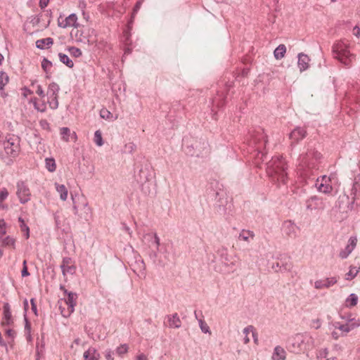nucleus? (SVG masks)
<instances>
[{
	"mask_svg": "<svg viewBox=\"0 0 360 360\" xmlns=\"http://www.w3.org/2000/svg\"><path fill=\"white\" fill-rule=\"evenodd\" d=\"M254 238L255 233L253 231L250 230L243 229L238 235L239 240H243L248 243H250L252 240H254Z\"/></svg>",
	"mask_w": 360,
	"mask_h": 360,
	"instance_id": "obj_27",
	"label": "nucleus"
},
{
	"mask_svg": "<svg viewBox=\"0 0 360 360\" xmlns=\"http://www.w3.org/2000/svg\"><path fill=\"white\" fill-rule=\"evenodd\" d=\"M286 47L284 44L278 45L274 51V56L276 60H280L285 56Z\"/></svg>",
	"mask_w": 360,
	"mask_h": 360,
	"instance_id": "obj_33",
	"label": "nucleus"
},
{
	"mask_svg": "<svg viewBox=\"0 0 360 360\" xmlns=\"http://www.w3.org/2000/svg\"><path fill=\"white\" fill-rule=\"evenodd\" d=\"M60 289L67 295L66 298L60 299L58 301L59 309L63 317H69L75 311L77 304V295L72 292L68 291L63 285Z\"/></svg>",
	"mask_w": 360,
	"mask_h": 360,
	"instance_id": "obj_6",
	"label": "nucleus"
},
{
	"mask_svg": "<svg viewBox=\"0 0 360 360\" xmlns=\"http://www.w3.org/2000/svg\"><path fill=\"white\" fill-rule=\"evenodd\" d=\"M122 229L131 236L132 234V231H131L130 228L124 223H122Z\"/></svg>",
	"mask_w": 360,
	"mask_h": 360,
	"instance_id": "obj_59",
	"label": "nucleus"
},
{
	"mask_svg": "<svg viewBox=\"0 0 360 360\" xmlns=\"http://www.w3.org/2000/svg\"><path fill=\"white\" fill-rule=\"evenodd\" d=\"M36 93L40 96L44 98L45 96V92L40 84L36 85Z\"/></svg>",
	"mask_w": 360,
	"mask_h": 360,
	"instance_id": "obj_53",
	"label": "nucleus"
},
{
	"mask_svg": "<svg viewBox=\"0 0 360 360\" xmlns=\"http://www.w3.org/2000/svg\"><path fill=\"white\" fill-rule=\"evenodd\" d=\"M305 205L307 210L310 211H322L326 207L323 199L317 195H313L308 198L305 202Z\"/></svg>",
	"mask_w": 360,
	"mask_h": 360,
	"instance_id": "obj_14",
	"label": "nucleus"
},
{
	"mask_svg": "<svg viewBox=\"0 0 360 360\" xmlns=\"http://www.w3.org/2000/svg\"><path fill=\"white\" fill-rule=\"evenodd\" d=\"M20 138L15 136H9L3 142L5 153L8 156L15 158L18 156L20 152Z\"/></svg>",
	"mask_w": 360,
	"mask_h": 360,
	"instance_id": "obj_10",
	"label": "nucleus"
},
{
	"mask_svg": "<svg viewBox=\"0 0 360 360\" xmlns=\"http://www.w3.org/2000/svg\"><path fill=\"white\" fill-rule=\"evenodd\" d=\"M18 221L20 222V228L21 231H22L25 234V238L27 239L30 237V228L25 224L24 219L22 217L18 218Z\"/></svg>",
	"mask_w": 360,
	"mask_h": 360,
	"instance_id": "obj_38",
	"label": "nucleus"
},
{
	"mask_svg": "<svg viewBox=\"0 0 360 360\" xmlns=\"http://www.w3.org/2000/svg\"><path fill=\"white\" fill-rule=\"evenodd\" d=\"M45 167L46 169L50 172H53L56 169V161L53 158H46L45 159Z\"/></svg>",
	"mask_w": 360,
	"mask_h": 360,
	"instance_id": "obj_36",
	"label": "nucleus"
},
{
	"mask_svg": "<svg viewBox=\"0 0 360 360\" xmlns=\"http://www.w3.org/2000/svg\"><path fill=\"white\" fill-rule=\"evenodd\" d=\"M330 329L333 330L331 332V335L335 340L338 339L341 336H344L343 335H341V333L338 330H335V328L331 327Z\"/></svg>",
	"mask_w": 360,
	"mask_h": 360,
	"instance_id": "obj_52",
	"label": "nucleus"
},
{
	"mask_svg": "<svg viewBox=\"0 0 360 360\" xmlns=\"http://www.w3.org/2000/svg\"><path fill=\"white\" fill-rule=\"evenodd\" d=\"M287 164L282 156H274L266 164V173L271 181L278 187L286 185L288 177Z\"/></svg>",
	"mask_w": 360,
	"mask_h": 360,
	"instance_id": "obj_2",
	"label": "nucleus"
},
{
	"mask_svg": "<svg viewBox=\"0 0 360 360\" xmlns=\"http://www.w3.org/2000/svg\"><path fill=\"white\" fill-rule=\"evenodd\" d=\"M4 319L7 324H9L12 321V315L8 304H5L4 307Z\"/></svg>",
	"mask_w": 360,
	"mask_h": 360,
	"instance_id": "obj_37",
	"label": "nucleus"
},
{
	"mask_svg": "<svg viewBox=\"0 0 360 360\" xmlns=\"http://www.w3.org/2000/svg\"><path fill=\"white\" fill-rule=\"evenodd\" d=\"M323 155L316 148L308 147L297 159L296 172L306 183L313 177L322 166Z\"/></svg>",
	"mask_w": 360,
	"mask_h": 360,
	"instance_id": "obj_1",
	"label": "nucleus"
},
{
	"mask_svg": "<svg viewBox=\"0 0 360 360\" xmlns=\"http://www.w3.org/2000/svg\"><path fill=\"white\" fill-rule=\"evenodd\" d=\"M225 103L226 96L223 92H218L217 95L212 98L210 111L212 119H217V112L224 105Z\"/></svg>",
	"mask_w": 360,
	"mask_h": 360,
	"instance_id": "obj_13",
	"label": "nucleus"
},
{
	"mask_svg": "<svg viewBox=\"0 0 360 360\" xmlns=\"http://www.w3.org/2000/svg\"><path fill=\"white\" fill-rule=\"evenodd\" d=\"M254 329V326H248L247 327H245V328H243V334L245 335V337L243 338V342H244V344H248L250 342V338L248 337V335Z\"/></svg>",
	"mask_w": 360,
	"mask_h": 360,
	"instance_id": "obj_41",
	"label": "nucleus"
},
{
	"mask_svg": "<svg viewBox=\"0 0 360 360\" xmlns=\"http://www.w3.org/2000/svg\"><path fill=\"white\" fill-rule=\"evenodd\" d=\"M338 179L335 174L330 175H322L319 176L315 183L316 190L325 195H331L333 191V186L338 184Z\"/></svg>",
	"mask_w": 360,
	"mask_h": 360,
	"instance_id": "obj_7",
	"label": "nucleus"
},
{
	"mask_svg": "<svg viewBox=\"0 0 360 360\" xmlns=\"http://www.w3.org/2000/svg\"><path fill=\"white\" fill-rule=\"evenodd\" d=\"M143 241L150 248H155L159 250L161 245L160 238L155 233H148L143 236Z\"/></svg>",
	"mask_w": 360,
	"mask_h": 360,
	"instance_id": "obj_19",
	"label": "nucleus"
},
{
	"mask_svg": "<svg viewBox=\"0 0 360 360\" xmlns=\"http://www.w3.org/2000/svg\"><path fill=\"white\" fill-rule=\"evenodd\" d=\"M266 143V135L262 129L258 128L250 134L248 144L254 150V163L257 167H260V162L266 158V155L263 151Z\"/></svg>",
	"mask_w": 360,
	"mask_h": 360,
	"instance_id": "obj_3",
	"label": "nucleus"
},
{
	"mask_svg": "<svg viewBox=\"0 0 360 360\" xmlns=\"http://www.w3.org/2000/svg\"><path fill=\"white\" fill-rule=\"evenodd\" d=\"M217 255L219 257L220 262L225 267L226 272H233L235 267L238 263L239 258L236 255H231L226 248H221L218 250Z\"/></svg>",
	"mask_w": 360,
	"mask_h": 360,
	"instance_id": "obj_9",
	"label": "nucleus"
},
{
	"mask_svg": "<svg viewBox=\"0 0 360 360\" xmlns=\"http://www.w3.org/2000/svg\"><path fill=\"white\" fill-rule=\"evenodd\" d=\"M62 274L65 276L67 274H74L76 271L75 265L72 264V259L70 257H64L60 265Z\"/></svg>",
	"mask_w": 360,
	"mask_h": 360,
	"instance_id": "obj_22",
	"label": "nucleus"
},
{
	"mask_svg": "<svg viewBox=\"0 0 360 360\" xmlns=\"http://www.w3.org/2000/svg\"><path fill=\"white\" fill-rule=\"evenodd\" d=\"M328 349L325 348L319 351L318 358H325L328 355Z\"/></svg>",
	"mask_w": 360,
	"mask_h": 360,
	"instance_id": "obj_57",
	"label": "nucleus"
},
{
	"mask_svg": "<svg viewBox=\"0 0 360 360\" xmlns=\"http://www.w3.org/2000/svg\"><path fill=\"white\" fill-rule=\"evenodd\" d=\"M358 296L355 293H351L345 300V305L346 307L351 308L356 306L358 303Z\"/></svg>",
	"mask_w": 360,
	"mask_h": 360,
	"instance_id": "obj_32",
	"label": "nucleus"
},
{
	"mask_svg": "<svg viewBox=\"0 0 360 360\" xmlns=\"http://www.w3.org/2000/svg\"><path fill=\"white\" fill-rule=\"evenodd\" d=\"M297 226L292 221H285L281 227L282 232L284 235L290 238H295L297 236Z\"/></svg>",
	"mask_w": 360,
	"mask_h": 360,
	"instance_id": "obj_16",
	"label": "nucleus"
},
{
	"mask_svg": "<svg viewBox=\"0 0 360 360\" xmlns=\"http://www.w3.org/2000/svg\"><path fill=\"white\" fill-rule=\"evenodd\" d=\"M68 51L70 54L75 58H79L82 55V51L79 48L75 46L70 47Z\"/></svg>",
	"mask_w": 360,
	"mask_h": 360,
	"instance_id": "obj_48",
	"label": "nucleus"
},
{
	"mask_svg": "<svg viewBox=\"0 0 360 360\" xmlns=\"http://www.w3.org/2000/svg\"><path fill=\"white\" fill-rule=\"evenodd\" d=\"M21 275H22V277H26V276H28L30 275V273L28 272L27 266H25L22 268V271H21Z\"/></svg>",
	"mask_w": 360,
	"mask_h": 360,
	"instance_id": "obj_63",
	"label": "nucleus"
},
{
	"mask_svg": "<svg viewBox=\"0 0 360 360\" xmlns=\"http://www.w3.org/2000/svg\"><path fill=\"white\" fill-rule=\"evenodd\" d=\"M52 67V63L46 58H44L41 62V68L46 72H48Z\"/></svg>",
	"mask_w": 360,
	"mask_h": 360,
	"instance_id": "obj_49",
	"label": "nucleus"
},
{
	"mask_svg": "<svg viewBox=\"0 0 360 360\" xmlns=\"http://www.w3.org/2000/svg\"><path fill=\"white\" fill-rule=\"evenodd\" d=\"M16 195L21 204H25L30 200L31 193L30 188L24 181H19L16 185Z\"/></svg>",
	"mask_w": 360,
	"mask_h": 360,
	"instance_id": "obj_15",
	"label": "nucleus"
},
{
	"mask_svg": "<svg viewBox=\"0 0 360 360\" xmlns=\"http://www.w3.org/2000/svg\"><path fill=\"white\" fill-rule=\"evenodd\" d=\"M53 43V40L51 37L38 39L36 41V46L39 49L49 48Z\"/></svg>",
	"mask_w": 360,
	"mask_h": 360,
	"instance_id": "obj_30",
	"label": "nucleus"
},
{
	"mask_svg": "<svg viewBox=\"0 0 360 360\" xmlns=\"http://www.w3.org/2000/svg\"><path fill=\"white\" fill-rule=\"evenodd\" d=\"M359 270L355 266H350L348 273L345 275L346 280H352L358 274Z\"/></svg>",
	"mask_w": 360,
	"mask_h": 360,
	"instance_id": "obj_43",
	"label": "nucleus"
},
{
	"mask_svg": "<svg viewBox=\"0 0 360 360\" xmlns=\"http://www.w3.org/2000/svg\"><path fill=\"white\" fill-rule=\"evenodd\" d=\"M94 141L98 146H102L103 145V140L102 134L100 130H96L94 133Z\"/></svg>",
	"mask_w": 360,
	"mask_h": 360,
	"instance_id": "obj_42",
	"label": "nucleus"
},
{
	"mask_svg": "<svg viewBox=\"0 0 360 360\" xmlns=\"http://www.w3.org/2000/svg\"><path fill=\"white\" fill-rule=\"evenodd\" d=\"M168 245L162 243L160 245L159 250H157V252L153 250L151 251L149 254V257L154 262H155L158 259V254L162 255L165 259L169 260V252L168 251Z\"/></svg>",
	"mask_w": 360,
	"mask_h": 360,
	"instance_id": "obj_20",
	"label": "nucleus"
},
{
	"mask_svg": "<svg viewBox=\"0 0 360 360\" xmlns=\"http://www.w3.org/2000/svg\"><path fill=\"white\" fill-rule=\"evenodd\" d=\"M100 115L102 118L105 120H110L112 118V114L105 108H103L101 110Z\"/></svg>",
	"mask_w": 360,
	"mask_h": 360,
	"instance_id": "obj_50",
	"label": "nucleus"
},
{
	"mask_svg": "<svg viewBox=\"0 0 360 360\" xmlns=\"http://www.w3.org/2000/svg\"><path fill=\"white\" fill-rule=\"evenodd\" d=\"M31 305H32V310L34 313L35 315H37V304L35 303V300L34 298L31 299L30 300Z\"/></svg>",
	"mask_w": 360,
	"mask_h": 360,
	"instance_id": "obj_58",
	"label": "nucleus"
},
{
	"mask_svg": "<svg viewBox=\"0 0 360 360\" xmlns=\"http://www.w3.org/2000/svg\"><path fill=\"white\" fill-rule=\"evenodd\" d=\"M334 57L345 66H349L354 59V56L348 49V46L344 41H338L333 46Z\"/></svg>",
	"mask_w": 360,
	"mask_h": 360,
	"instance_id": "obj_8",
	"label": "nucleus"
},
{
	"mask_svg": "<svg viewBox=\"0 0 360 360\" xmlns=\"http://www.w3.org/2000/svg\"><path fill=\"white\" fill-rule=\"evenodd\" d=\"M136 360H148V357L145 354L141 353L136 356Z\"/></svg>",
	"mask_w": 360,
	"mask_h": 360,
	"instance_id": "obj_62",
	"label": "nucleus"
},
{
	"mask_svg": "<svg viewBox=\"0 0 360 360\" xmlns=\"http://www.w3.org/2000/svg\"><path fill=\"white\" fill-rule=\"evenodd\" d=\"M141 6V1H138L135 4L134 10H133L131 19L127 25V28L123 32L124 42L126 44V46L129 44V38L131 36L130 32L132 29L133 18H134L135 15L137 13L139 10L140 9Z\"/></svg>",
	"mask_w": 360,
	"mask_h": 360,
	"instance_id": "obj_17",
	"label": "nucleus"
},
{
	"mask_svg": "<svg viewBox=\"0 0 360 360\" xmlns=\"http://www.w3.org/2000/svg\"><path fill=\"white\" fill-rule=\"evenodd\" d=\"M6 233V224L4 220H0V237L4 236Z\"/></svg>",
	"mask_w": 360,
	"mask_h": 360,
	"instance_id": "obj_51",
	"label": "nucleus"
},
{
	"mask_svg": "<svg viewBox=\"0 0 360 360\" xmlns=\"http://www.w3.org/2000/svg\"><path fill=\"white\" fill-rule=\"evenodd\" d=\"M55 188L60 195V199L63 201H65L68 199V190L66 186L64 184L55 183Z\"/></svg>",
	"mask_w": 360,
	"mask_h": 360,
	"instance_id": "obj_29",
	"label": "nucleus"
},
{
	"mask_svg": "<svg viewBox=\"0 0 360 360\" xmlns=\"http://www.w3.org/2000/svg\"><path fill=\"white\" fill-rule=\"evenodd\" d=\"M307 136V131L303 127H296L290 134L292 143H297Z\"/></svg>",
	"mask_w": 360,
	"mask_h": 360,
	"instance_id": "obj_21",
	"label": "nucleus"
},
{
	"mask_svg": "<svg viewBox=\"0 0 360 360\" xmlns=\"http://www.w3.org/2000/svg\"><path fill=\"white\" fill-rule=\"evenodd\" d=\"M60 91V87L58 84L56 82H51L49 84L47 90V103L49 107L56 110L58 108V93Z\"/></svg>",
	"mask_w": 360,
	"mask_h": 360,
	"instance_id": "obj_12",
	"label": "nucleus"
},
{
	"mask_svg": "<svg viewBox=\"0 0 360 360\" xmlns=\"http://www.w3.org/2000/svg\"><path fill=\"white\" fill-rule=\"evenodd\" d=\"M70 134V130L68 127H62L60 129V135L63 141H69Z\"/></svg>",
	"mask_w": 360,
	"mask_h": 360,
	"instance_id": "obj_45",
	"label": "nucleus"
},
{
	"mask_svg": "<svg viewBox=\"0 0 360 360\" xmlns=\"http://www.w3.org/2000/svg\"><path fill=\"white\" fill-rule=\"evenodd\" d=\"M297 58H298L297 66H298L300 71L303 72V71H305L306 70H307L309 67V64L310 62L309 57L303 53H300L298 54Z\"/></svg>",
	"mask_w": 360,
	"mask_h": 360,
	"instance_id": "obj_23",
	"label": "nucleus"
},
{
	"mask_svg": "<svg viewBox=\"0 0 360 360\" xmlns=\"http://www.w3.org/2000/svg\"><path fill=\"white\" fill-rule=\"evenodd\" d=\"M59 60L61 63L67 65L68 68H72L74 66V63L69 58V56L65 53H60L58 54Z\"/></svg>",
	"mask_w": 360,
	"mask_h": 360,
	"instance_id": "obj_35",
	"label": "nucleus"
},
{
	"mask_svg": "<svg viewBox=\"0 0 360 360\" xmlns=\"http://www.w3.org/2000/svg\"><path fill=\"white\" fill-rule=\"evenodd\" d=\"M30 102L33 104L34 108L39 112H44L46 110V104L45 102H41V103H38V99L37 98H32Z\"/></svg>",
	"mask_w": 360,
	"mask_h": 360,
	"instance_id": "obj_34",
	"label": "nucleus"
},
{
	"mask_svg": "<svg viewBox=\"0 0 360 360\" xmlns=\"http://www.w3.org/2000/svg\"><path fill=\"white\" fill-rule=\"evenodd\" d=\"M168 326L171 328H179L181 326V321L177 313L167 316Z\"/></svg>",
	"mask_w": 360,
	"mask_h": 360,
	"instance_id": "obj_24",
	"label": "nucleus"
},
{
	"mask_svg": "<svg viewBox=\"0 0 360 360\" xmlns=\"http://www.w3.org/2000/svg\"><path fill=\"white\" fill-rule=\"evenodd\" d=\"M209 151L207 148V144L206 143H203L202 152H191V150L187 151V153L190 154L192 156L199 157L200 155H203V154H207Z\"/></svg>",
	"mask_w": 360,
	"mask_h": 360,
	"instance_id": "obj_44",
	"label": "nucleus"
},
{
	"mask_svg": "<svg viewBox=\"0 0 360 360\" xmlns=\"http://www.w3.org/2000/svg\"><path fill=\"white\" fill-rule=\"evenodd\" d=\"M289 349L293 353L310 351L314 347V340L309 333H298L289 341Z\"/></svg>",
	"mask_w": 360,
	"mask_h": 360,
	"instance_id": "obj_4",
	"label": "nucleus"
},
{
	"mask_svg": "<svg viewBox=\"0 0 360 360\" xmlns=\"http://www.w3.org/2000/svg\"><path fill=\"white\" fill-rule=\"evenodd\" d=\"M357 243V238L356 236H351L349 238L348 244L345 247L346 250L351 252L354 250Z\"/></svg>",
	"mask_w": 360,
	"mask_h": 360,
	"instance_id": "obj_39",
	"label": "nucleus"
},
{
	"mask_svg": "<svg viewBox=\"0 0 360 360\" xmlns=\"http://www.w3.org/2000/svg\"><path fill=\"white\" fill-rule=\"evenodd\" d=\"M9 80L8 75L3 71L0 72V90H3Z\"/></svg>",
	"mask_w": 360,
	"mask_h": 360,
	"instance_id": "obj_40",
	"label": "nucleus"
},
{
	"mask_svg": "<svg viewBox=\"0 0 360 360\" xmlns=\"http://www.w3.org/2000/svg\"><path fill=\"white\" fill-rule=\"evenodd\" d=\"M125 148L129 153H132L135 150L136 146L133 143H129L125 145Z\"/></svg>",
	"mask_w": 360,
	"mask_h": 360,
	"instance_id": "obj_56",
	"label": "nucleus"
},
{
	"mask_svg": "<svg viewBox=\"0 0 360 360\" xmlns=\"http://www.w3.org/2000/svg\"><path fill=\"white\" fill-rule=\"evenodd\" d=\"M49 2V0H39V6L41 7V8H44L47 6Z\"/></svg>",
	"mask_w": 360,
	"mask_h": 360,
	"instance_id": "obj_64",
	"label": "nucleus"
},
{
	"mask_svg": "<svg viewBox=\"0 0 360 360\" xmlns=\"http://www.w3.org/2000/svg\"><path fill=\"white\" fill-rule=\"evenodd\" d=\"M73 213L80 219L88 221L91 216V209L86 198L82 195H72Z\"/></svg>",
	"mask_w": 360,
	"mask_h": 360,
	"instance_id": "obj_5",
	"label": "nucleus"
},
{
	"mask_svg": "<svg viewBox=\"0 0 360 360\" xmlns=\"http://www.w3.org/2000/svg\"><path fill=\"white\" fill-rule=\"evenodd\" d=\"M291 269V264L286 263L285 264H280L279 271H290Z\"/></svg>",
	"mask_w": 360,
	"mask_h": 360,
	"instance_id": "obj_54",
	"label": "nucleus"
},
{
	"mask_svg": "<svg viewBox=\"0 0 360 360\" xmlns=\"http://www.w3.org/2000/svg\"><path fill=\"white\" fill-rule=\"evenodd\" d=\"M351 254V252H349L347 250H346V249H345L344 250L341 251L340 252V257L342 258V259H345L347 258L349 255Z\"/></svg>",
	"mask_w": 360,
	"mask_h": 360,
	"instance_id": "obj_60",
	"label": "nucleus"
},
{
	"mask_svg": "<svg viewBox=\"0 0 360 360\" xmlns=\"http://www.w3.org/2000/svg\"><path fill=\"white\" fill-rule=\"evenodd\" d=\"M286 356L285 350L282 347L277 345L274 349L271 360H285Z\"/></svg>",
	"mask_w": 360,
	"mask_h": 360,
	"instance_id": "obj_26",
	"label": "nucleus"
},
{
	"mask_svg": "<svg viewBox=\"0 0 360 360\" xmlns=\"http://www.w3.org/2000/svg\"><path fill=\"white\" fill-rule=\"evenodd\" d=\"M22 91H23V96L25 97H27L28 95H30L32 94L33 92L29 89L27 87H24L22 89Z\"/></svg>",
	"mask_w": 360,
	"mask_h": 360,
	"instance_id": "obj_61",
	"label": "nucleus"
},
{
	"mask_svg": "<svg viewBox=\"0 0 360 360\" xmlns=\"http://www.w3.org/2000/svg\"><path fill=\"white\" fill-rule=\"evenodd\" d=\"M331 327L335 330H338L341 335H345L349 331L360 326V320L356 319H349L345 323L335 321L331 323Z\"/></svg>",
	"mask_w": 360,
	"mask_h": 360,
	"instance_id": "obj_11",
	"label": "nucleus"
},
{
	"mask_svg": "<svg viewBox=\"0 0 360 360\" xmlns=\"http://www.w3.org/2000/svg\"><path fill=\"white\" fill-rule=\"evenodd\" d=\"M198 323H199L200 330H202V333H209V334L211 333L210 327L208 326V325L205 323V321L203 319H198Z\"/></svg>",
	"mask_w": 360,
	"mask_h": 360,
	"instance_id": "obj_47",
	"label": "nucleus"
},
{
	"mask_svg": "<svg viewBox=\"0 0 360 360\" xmlns=\"http://www.w3.org/2000/svg\"><path fill=\"white\" fill-rule=\"evenodd\" d=\"M338 282V278L335 276L328 277L322 279L317 280L314 282V288L317 290L323 288H329L334 285Z\"/></svg>",
	"mask_w": 360,
	"mask_h": 360,
	"instance_id": "obj_18",
	"label": "nucleus"
},
{
	"mask_svg": "<svg viewBox=\"0 0 360 360\" xmlns=\"http://www.w3.org/2000/svg\"><path fill=\"white\" fill-rule=\"evenodd\" d=\"M58 25L63 28L68 27H77V17L75 14H70L64 21L59 22Z\"/></svg>",
	"mask_w": 360,
	"mask_h": 360,
	"instance_id": "obj_25",
	"label": "nucleus"
},
{
	"mask_svg": "<svg viewBox=\"0 0 360 360\" xmlns=\"http://www.w3.org/2000/svg\"><path fill=\"white\" fill-rule=\"evenodd\" d=\"M129 350V346L127 344L120 345L116 349V353L119 356H122V355L127 354Z\"/></svg>",
	"mask_w": 360,
	"mask_h": 360,
	"instance_id": "obj_46",
	"label": "nucleus"
},
{
	"mask_svg": "<svg viewBox=\"0 0 360 360\" xmlns=\"http://www.w3.org/2000/svg\"><path fill=\"white\" fill-rule=\"evenodd\" d=\"M0 243L4 247H12L15 248V239L10 236L0 237Z\"/></svg>",
	"mask_w": 360,
	"mask_h": 360,
	"instance_id": "obj_31",
	"label": "nucleus"
},
{
	"mask_svg": "<svg viewBox=\"0 0 360 360\" xmlns=\"http://www.w3.org/2000/svg\"><path fill=\"white\" fill-rule=\"evenodd\" d=\"M84 360H99L100 354L98 352L96 348L89 347L84 353Z\"/></svg>",
	"mask_w": 360,
	"mask_h": 360,
	"instance_id": "obj_28",
	"label": "nucleus"
},
{
	"mask_svg": "<svg viewBox=\"0 0 360 360\" xmlns=\"http://www.w3.org/2000/svg\"><path fill=\"white\" fill-rule=\"evenodd\" d=\"M112 355H113V352L111 349H107L105 352V356L107 360H114Z\"/></svg>",
	"mask_w": 360,
	"mask_h": 360,
	"instance_id": "obj_55",
	"label": "nucleus"
}]
</instances>
